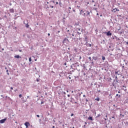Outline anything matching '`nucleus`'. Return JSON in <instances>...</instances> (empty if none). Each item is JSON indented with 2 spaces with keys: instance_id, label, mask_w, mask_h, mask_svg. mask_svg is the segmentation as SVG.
<instances>
[{
  "instance_id": "nucleus-1",
  "label": "nucleus",
  "mask_w": 128,
  "mask_h": 128,
  "mask_svg": "<svg viewBox=\"0 0 128 128\" xmlns=\"http://www.w3.org/2000/svg\"><path fill=\"white\" fill-rule=\"evenodd\" d=\"M62 43L64 44V46H68V44H70V40L68 38H64Z\"/></svg>"
},
{
  "instance_id": "nucleus-2",
  "label": "nucleus",
  "mask_w": 128,
  "mask_h": 128,
  "mask_svg": "<svg viewBox=\"0 0 128 128\" xmlns=\"http://www.w3.org/2000/svg\"><path fill=\"white\" fill-rule=\"evenodd\" d=\"M76 30L77 32V34L80 36L82 32V29L80 28H77L76 29Z\"/></svg>"
},
{
  "instance_id": "nucleus-3",
  "label": "nucleus",
  "mask_w": 128,
  "mask_h": 128,
  "mask_svg": "<svg viewBox=\"0 0 128 128\" xmlns=\"http://www.w3.org/2000/svg\"><path fill=\"white\" fill-rule=\"evenodd\" d=\"M24 126H26V128H28V126H30V122H26L24 123Z\"/></svg>"
},
{
  "instance_id": "nucleus-4",
  "label": "nucleus",
  "mask_w": 128,
  "mask_h": 128,
  "mask_svg": "<svg viewBox=\"0 0 128 128\" xmlns=\"http://www.w3.org/2000/svg\"><path fill=\"white\" fill-rule=\"evenodd\" d=\"M6 119H2L0 120V124H4L6 122Z\"/></svg>"
},
{
  "instance_id": "nucleus-5",
  "label": "nucleus",
  "mask_w": 128,
  "mask_h": 128,
  "mask_svg": "<svg viewBox=\"0 0 128 128\" xmlns=\"http://www.w3.org/2000/svg\"><path fill=\"white\" fill-rule=\"evenodd\" d=\"M106 36H112V32H108L107 33H106Z\"/></svg>"
},
{
  "instance_id": "nucleus-6",
  "label": "nucleus",
  "mask_w": 128,
  "mask_h": 128,
  "mask_svg": "<svg viewBox=\"0 0 128 128\" xmlns=\"http://www.w3.org/2000/svg\"><path fill=\"white\" fill-rule=\"evenodd\" d=\"M14 58H20L22 57H20V56H19V55H16Z\"/></svg>"
},
{
  "instance_id": "nucleus-7",
  "label": "nucleus",
  "mask_w": 128,
  "mask_h": 128,
  "mask_svg": "<svg viewBox=\"0 0 128 128\" xmlns=\"http://www.w3.org/2000/svg\"><path fill=\"white\" fill-rule=\"evenodd\" d=\"M88 120H94V119L92 118V116H89L88 118Z\"/></svg>"
},
{
  "instance_id": "nucleus-8",
  "label": "nucleus",
  "mask_w": 128,
  "mask_h": 128,
  "mask_svg": "<svg viewBox=\"0 0 128 128\" xmlns=\"http://www.w3.org/2000/svg\"><path fill=\"white\" fill-rule=\"evenodd\" d=\"M100 98L97 97V98H95V100H96V102H100Z\"/></svg>"
},
{
  "instance_id": "nucleus-9",
  "label": "nucleus",
  "mask_w": 128,
  "mask_h": 128,
  "mask_svg": "<svg viewBox=\"0 0 128 128\" xmlns=\"http://www.w3.org/2000/svg\"><path fill=\"white\" fill-rule=\"evenodd\" d=\"M26 28H30V25L28 24V23L26 24Z\"/></svg>"
},
{
  "instance_id": "nucleus-10",
  "label": "nucleus",
  "mask_w": 128,
  "mask_h": 128,
  "mask_svg": "<svg viewBox=\"0 0 128 128\" xmlns=\"http://www.w3.org/2000/svg\"><path fill=\"white\" fill-rule=\"evenodd\" d=\"M10 12H14V9L12 8V9H10Z\"/></svg>"
},
{
  "instance_id": "nucleus-11",
  "label": "nucleus",
  "mask_w": 128,
  "mask_h": 128,
  "mask_svg": "<svg viewBox=\"0 0 128 128\" xmlns=\"http://www.w3.org/2000/svg\"><path fill=\"white\" fill-rule=\"evenodd\" d=\"M115 74H116V76H118V72H115Z\"/></svg>"
},
{
  "instance_id": "nucleus-12",
  "label": "nucleus",
  "mask_w": 128,
  "mask_h": 128,
  "mask_svg": "<svg viewBox=\"0 0 128 128\" xmlns=\"http://www.w3.org/2000/svg\"><path fill=\"white\" fill-rule=\"evenodd\" d=\"M116 96H118V98H120V95H118V94H116Z\"/></svg>"
},
{
  "instance_id": "nucleus-13",
  "label": "nucleus",
  "mask_w": 128,
  "mask_h": 128,
  "mask_svg": "<svg viewBox=\"0 0 128 128\" xmlns=\"http://www.w3.org/2000/svg\"><path fill=\"white\" fill-rule=\"evenodd\" d=\"M86 14H87L88 16L90 15V14L88 11L86 12Z\"/></svg>"
},
{
  "instance_id": "nucleus-14",
  "label": "nucleus",
  "mask_w": 128,
  "mask_h": 128,
  "mask_svg": "<svg viewBox=\"0 0 128 128\" xmlns=\"http://www.w3.org/2000/svg\"><path fill=\"white\" fill-rule=\"evenodd\" d=\"M102 60H106V58L104 56H102Z\"/></svg>"
},
{
  "instance_id": "nucleus-15",
  "label": "nucleus",
  "mask_w": 128,
  "mask_h": 128,
  "mask_svg": "<svg viewBox=\"0 0 128 128\" xmlns=\"http://www.w3.org/2000/svg\"><path fill=\"white\" fill-rule=\"evenodd\" d=\"M60 2H59V6H62V2H60V0H59Z\"/></svg>"
},
{
  "instance_id": "nucleus-16",
  "label": "nucleus",
  "mask_w": 128,
  "mask_h": 128,
  "mask_svg": "<svg viewBox=\"0 0 128 128\" xmlns=\"http://www.w3.org/2000/svg\"><path fill=\"white\" fill-rule=\"evenodd\" d=\"M6 72H7V74L10 76V73H8V70H6Z\"/></svg>"
},
{
  "instance_id": "nucleus-17",
  "label": "nucleus",
  "mask_w": 128,
  "mask_h": 128,
  "mask_svg": "<svg viewBox=\"0 0 128 128\" xmlns=\"http://www.w3.org/2000/svg\"><path fill=\"white\" fill-rule=\"evenodd\" d=\"M100 114H98V116H96V118H100Z\"/></svg>"
},
{
  "instance_id": "nucleus-18",
  "label": "nucleus",
  "mask_w": 128,
  "mask_h": 128,
  "mask_svg": "<svg viewBox=\"0 0 128 128\" xmlns=\"http://www.w3.org/2000/svg\"><path fill=\"white\" fill-rule=\"evenodd\" d=\"M29 62H32V58H29Z\"/></svg>"
},
{
  "instance_id": "nucleus-19",
  "label": "nucleus",
  "mask_w": 128,
  "mask_h": 128,
  "mask_svg": "<svg viewBox=\"0 0 128 128\" xmlns=\"http://www.w3.org/2000/svg\"><path fill=\"white\" fill-rule=\"evenodd\" d=\"M117 78H118V77L116 76V82H118V79H117Z\"/></svg>"
},
{
  "instance_id": "nucleus-20",
  "label": "nucleus",
  "mask_w": 128,
  "mask_h": 128,
  "mask_svg": "<svg viewBox=\"0 0 128 128\" xmlns=\"http://www.w3.org/2000/svg\"><path fill=\"white\" fill-rule=\"evenodd\" d=\"M22 94H19V98H22Z\"/></svg>"
},
{
  "instance_id": "nucleus-21",
  "label": "nucleus",
  "mask_w": 128,
  "mask_h": 128,
  "mask_svg": "<svg viewBox=\"0 0 128 128\" xmlns=\"http://www.w3.org/2000/svg\"><path fill=\"white\" fill-rule=\"evenodd\" d=\"M88 59L90 60H92V57H89Z\"/></svg>"
},
{
  "instance_id": "nucleus-22",
  "label": "nucleus",
  "mask_w": 128,
  "mask_h": 128,
  "mask_svg": "<svg viewBox=\"0 0 128 128\" xmlns=\"http://www.w3.org/2000/svg\"><path fill=\"white\" fill-rule=\"evenodd\" d=\"M82 12H84V11L82 10H81L80 12V14H82Z\"/></svg>"
},
{
  "instance_id": "nucleus-23",
  "label": "nucleus",
  "mask_w": 128,
  "mask_h": 128,
  "mask_svg": "<svg viewBox=\"0 0 128 128\" xmlns=\"http://www.w3.org/2000/svg\"><path fill=\"white\" fill-rule=\"evenodd\" d=\"M50 2H53L54 4V0H51V1H50Z\"/></svg>"
},
{
  "instance_id": "nucleus-24",
  "label": "nucleus",
  "mask_w": 128,
  "mask_h": 128,
  "mask_svg": "<svg viewBox=\"0 0 128 128\" xmlns=\"http://www.w3.org/2000/svg\"><path fill=\"white\" fill-rule=\"evenodd\" d=\"M50 8H54V6H50Z\"/></svg>"
},
{
  "instance_id": "nucleus-25",
  "label": "nucleus",
  "mask_w": 128,
  "mask_h": 128,
  "mask_svg": "<svg viewBox=\"0 0 128 128\" xmlns=\"http://www.w3.org/2000/svg\"><path fill=\"white\" fill-rule=\"evenodd\" d=\"M72 36H74V34H72Z\"/></svg>"
},
{
  "instance_id": "nucleus-26",
  "label": "nucleus",
  "mask_w": 128,
  "mask_h": 128,
  "mask_svg": "<svg viewBox=\"0 0 128 128\" xmlns=\"http://www.w3.org/2000/svg\"><path fill=\"white\" fill-rule=\"evenodd\" d=\"M71 116H74V114H71Z\"/></svg>"
},
{
  "instance_id": "nucleus-27",
  "label": "nucleus",
  "mask_w": 128,
  "mask_h": 128,
  "mask_svg": "<svg viewBox=\"0 0 128 128\" xmlns=\"http://www.w3.org/2000/svg\"><path fill=\"white\" fill-rule=\"evenodd\" d=\"M68 98H70V95L68 94Z\"/></svg>"
},
{
  "instance_id": "nucleus-28",
  "label": "nucleus",
  "mask_w": 128,
  "mask_h": 128,
  "mask_svg": "<svg viewBox=\"0 0 128 128\" xmlns=\"http://www.w3.org/2000/svg\"><path fill=\"white\" fill-rule=\"evenodd\" d=\"M37 118H40V115H36Z\"/></svg>"
},
{
  "instance_id": "nucleus-29",
  "label": "nucleus",
  "mask_w": 128,
  "mask_h": 128,
  "mask_svg": "<svg viewBox=\"0 0 128 128\" xmlns=\"http://www.w3.org/2000/svg\"><path fill=\"white\" fill-rule=\"evenodd\" d=\"M10 90H14V88L11 87V88H10Z\"/></svg>"
},
{
  "instance_id": "nucleus-30",
  "label": "nucleus",
  "mask_w": 128,
  "mask_h": 128,
  "mask_svg": "<svg viewBox=\"0 0 128 128\" xmlns=\"http://www.w3.org/2000/svg\"><path fill=\"white\" fill-rule=\"evenodd\" d=\"M56 4H58V2H56Z\"/></svg>"
},
{
  "instance_id": "nucleus-31",
  "label": "nucleus",
  "mask_w": 128,
  "mask_h": 128,
  "mask_svg": "<svg viewBox=\"0 0 128 128\" xmlns=\"http://www.w3.org/2000/svg\"><path fill=\"white\" fill-rule=\"evenodd\" d=\"M116 12H118V10H120L116 8Z\"/></svg>"
},
{
  "instance_id": "nucleus-32",
  "label": "nucleus",
  "mask_w": 128,
  "mask_h": 128,
  "mask_svg": "<svg viewBox=\"0 0 128 128\" xmlns=\"http://www.w3.org/2000/svg\"><path fill=\"white\" fill-rule=\"evenodd\" d=\"M36 82H39L38 79H37V80H36Z\"/></svg>"
},
{
  "instance_id": "nucleus-33",
  "label": "nucleus",
  "mask_w": 128,
  "mask_h": 128,
  "mask_svg": "<svg viewBox=\"0 0 128 128\" xmlns=\"http://www.w3.org/2000/svg\"><path fill=\"white\" fill-rule=\"evenodd\" d=\"M48 36H50V33L48 34Z\"/></svg>"
},
{
  "instance_id": "nucleus-34",
  "label": "nucleus",
  "mask_w": 128,
  "mask_h": 128,
  "mask_svg": "<svg viewBox=\"0 0 128 128\" xmlns=\"http://www.w3.org/2000/svg\"><path fill=\"white\" fill-rule=\"evenodd\" d=\"M113 86H116V84H113Z\"/></svg>"
},
{
  "instance_id": "nucleus-35",
  "label": "nucleus",
  "mask_w": 128,
  "mask_h": 128,
  "mask_svg": "<svg viewBox=\"0 0 128 128\" xmlns=\"http://www.w3.org/2000/svg\"><path fill=\"white\" fill-rule=\"evenodd\" d=\"M89 46H92V44H90Z\"/></svg>"
},
{
  "instance_id": "nucleus-36",
  "label": "nucleus",
  "mask_w": 128,
  "mask_h": 128,
  "mask_svg": "<svg viewBox=\"0 0 128 128\" xmlns=\"http://www.w3.org/2000/svg\"><path fill=\"white\" fill-rule=\"evenodd\" d=\"M64 66H66V63H64Z\"/></svg>"
},
{
  "instance_id": "nucleus-37",
  "label": "nucleus",
  "mask_w": 128,
  "mask_h": 128,
  "mask_svg": "<svg viewBox=\"0 0 128 128\" xmlns=\"http://www.w3.org/2000/svg\"><path fill=\"white\" fill-rule=\"evenodd\" d=\"M118 94H120V91L118 92Z\"/></svg>"
},
{
  "instance_id": "nucleus-38",
  "label": "nucleus",
  "mask_w": 128,
  "mask_h": 128,
  "mask_svg": "<svg viewBox=\"0 0 128 128\" xmlns=\"http://www.w3.org/2000/svg\"><path fill=\"white\" fill-rule=\"evenodd\" d=\"M112 118H114V116H112Z\"/></svg>"
},
{
  "instance_id": "nucleus-39",
  "label": "nucleus",
  "mask_w": 128,
  "mask_h": 128,
  "mask_svg": "<svg viewBox=\"0 0 128 128\" xmlns=\"http://www.w3.org/2000/svg\"><path fill=\"white\" fill-rule=\"evenodd\" d=\"M19 52H22V50H19Z\"/></svg>"
},
{
  "instance_id": "nucleus-40",
  "label": "nucleus",
  "mask_w": 128,
  "mask_h": 128,
  "mask_svg": "<svg viewBox=\"0 0 128 128\" xmlns=\"http://www.w3.org/2000/svg\"><path fill=\"white\" fill-rule=\"evenodd\" d=\"M80 58H82V56H80Z\"/></svg>"
},
{
  "instance_id": "nucleus-41",
  "label": "nucleus",
  "mask_w": 128,
  "mask_h": 128,
  "mask_svg": "<svg viewBox=\"0 0 128 128\" xmlns=\"http://www.w3.org/2000/svg\"><path fill=\"white\" fill-rule=\"evenodd\" d=\"M66 92H68V90H67Z\"/></svg>"
},
{
  "instance_id": "nucleus-42",
  "label": "nucleus",
  "mask_w": 128,
  "mask_h": 128,
  "mask_svg": "<svg viewBox=\"0 0 128 128\" xmlns=\"http://www.w3.org/2000/svg\"><path fill=\"white\" fill-rule=\"evenodd\" d=\"M84 124H86L87 123H86V122H85Z\"/></svg>"
},
{
  "instance_id": "nucleus-43",
  "label": "nucleus",
  "mask_w": 128,
  "mask_h": 128,
  "mask_svg": "<svg viewBox=\"0 0 128 128\" xmlns=\"http://www.w3.org/2000/svg\"><path fill=\"white\" fill-rule=\"evenodd\" d=\"M69 8H70V10H71L72 8L70 7Z\"/></svg>"
},
{
  "instance_id": "nucleus-44",
  "label": "nucleus",
  "mask_w": 128,
  "mask_h": 128,
  "mask_svg": "<svg viewBox=\"0 0 128 128\" xmlns=\"http://www.w3.org/2000/svg\"><path fill=\"white\" fill-rule=\"evenodd\" d=\"M44 104V102H41V104Z\"/></svg>"
},
{
  "instance_id": "nucleus-45",
  "label": "nucleus",
  "mask_w": 128,
  "mask_h": 128,
  "mask_svg": "<svg viewBox=\"0 0 128 128\" xmlns=\"http://www.w3.org/2000/svg\"><path fill=\"white\" fill-rule=\"evenodd\" d=\"M52 128H54V126H52Z\"/></svg>"
},
{
  "instance_id": "nucleus-46",
  "label": "nucleus",
  "mask_w": 128,
  "mask_h": 128,
  "mask_svg": "<svg viewBox=\"0 0 128 128\" xmlns=\"http://www.w3.org/2000/svg\"><path fill=\"white\" fill-rule=\"evenodd\" d=\"M68 32H70V30H68Z\"/></svg>"
},
{
  "instance_id": "nucleus-47",
  "label": "nucleus",
  "mask_w": 128,
  "mask_h": 128,
  "mask_svg": "<svg viewBox=\"0 0 128 128\" xmlns=\"http://www.w3.org/2000/svg\"><path fill=\"white\" fill-rule=\"evenodd\" d=\"M58 32H60V30H59V31H58Z\"/></svg>"
},
{
  "instance_id": "nucleus-48",
  "label": "nucleus",
  "mask_w": 128,
  "mask_h": 128,
  "mask_svg": "<svg viewBox=\"0 0 128 128\" xmlns=\"http://www.w3.org/2000/svg\"><path fill=\"white\" fill-rule=\"evenodd\" d=\"M74 92V91H72V94Z\"/></svg>"
},
{
  "instance_id": "nucleus-49",
  "label": "nucleus",
  "mask_w": 128,
  "mask_h": 128,
  "mask_svg": "<svg viewBox=\"0 0 128 128\" xmlns=\"http://www.w3.org/2000/svg\"><path fill=\"white\" fill-rule=\"evenodd\" d=\"M97 16H98V13H97Z\"/></svg>"
},
{
  "instance_id": "nucleus-50",
  "label": "nucleus",
  "mask_w": 128,
  "mask_h": 128,
  "mask_svg": "<svg viewBox=\"0 0 128 128\" xmlns=\"http://www.w3.org/2000/svg\"><path fill=\"white\" fill-rule=\"evenodd\" d=\"M64 94H66V92H64Z\"/></svg>"
},
{
  "instance_id": "nucleus-51",
  "label": "nucleus",
  "mask_w": 128,
  "mask_h": 128,
  "mask_svg": "<svg viewBox=\"0 0 128 128\" xmlns=\"http://www.w3.org/2000/svg\"><path fill=\"white\" fill-rule=\"evenodd\" d=\"M74 40H76V38H74Z\"/></svg>"
},
{
  "instance_id": "nucleus-52",
  "label": "nucleus",
  "mask_w": 128,
  "mask_h": 128,
  "mask_svg": "<svg viewBox=\"0 0 128 128\" xmlns=\"http://www.w3.org/2000/svg\"><path fill=\"white\" fill-rule=\"evenodd\" d=\"M47 4H49V2H47Z\"/></svg>"
},
{
  "instance_id": "nucleus-53",
  "label": "nucleus",
  "mask_w": 128,
  "mask_h": 128,
  "mask_svg": "<svg viewBox=\"0 0 128 128\" xmlns=\"http://www.w3.org/2000/svg\"><path fill=\"white\" fill-rule=\"evenodd\" d=\"M35 62H36V60H35Z\"/></svg>"
},
{
  "instance_id": "nucleus-54",
  "label": "nucleus",
  "mask_w": 128,
  "mask_h": 128,
  "mask_svg": "<svg viewBox=\"0 0 128 128\" xmlns=\"http://www.w3.org/2000/svg\"><path fill=\"white\" fill-rule=\"evenodd\" d=\"M84 16H86V14H84Z\"/></svg>"
},
{
  "instance_id": "nucleus-55",
  "label": "nucleus",
  "mask_w": 128,
  "mask_h": 128,
  "mask_svg": "<svg viewBox=\"0 0 128 128\" xmlns=\"http://www.w3.org/2000/svg\"><path fill=\"white\" fill-rule=\"evenodd\" d=\"M76 40H78V38H76Z\"/></svg>"
},
{
  "instance_id": "nucleus-56",
  "label": "nucleus",
  "mask_w": 128,
  "mask_h": 128,
  "mask_svg": "<svg viewBox=\"0 0 128 128\" xmlns=\"http://www.w3.org/2000/svg\"><path fill=\"white\" fill-rule=\"evenodd\" d=\"M127 44H128V42H126Z\"/></svg>"
},
{
  "instance_id": "nucleus-57",
  "label": "nucleus",
  "mask_w": 128,
  "mask_h": 128,
  "mask_svg": "<svg viewBox=\"0 0 128 128\" xmlns=\"http://www.w3.org/2000/svg\"><path fill=\"white\" fill-rule=\"evenodd\" d=\"M122 68H124V66H122Z\"/></svg>"
},
{
  "instance_id": "nucleus-58",
  "label": "nucleus",
  "mask_w": 128,
  "mask_h": 128,
  "mask_svg": "<svg viewBox=\"0 0 128 128\" xmlns=\"http://www.w3.org/2000/svg\"><path fill=\"white\" fill-rule=\"evenodd\" d=\"M5 69L6 70V68H5Z\"/></svg>"
},
{
  "instance_id": "nucleus-59",
  "label": "nucleus",
  "mask_w": 128,
  "mask_h": 128,
  "mask_svg": "<svg viewBox=\"0 0 128 128\" xmlns=\"http://www.w3.org/2000/svg\"><path fill=\"white\" fill-rule=\"evenodd\" d=\"M122 116H124V115H122Z\"/></svg>"
},
{
  "instance_id": "nucleus-60",
  "label": "nucleus",
  "mask_w": 128,
  "mask_h": 128,
  "mask_svg": "<svg viewBox=\"0 0 128 128\" xmlns=\"http://www.w3.org/2000/svg\"><path fill=\"white\" fill-rule=\"evenodd\" d=\"M69 78H70V77Z\"/></svg>"
},
{
  "instance_id": "nucleus-61",
  "label": "nucleus",
  "mask_w": 128,
  "mask_h": 128,
  "mask_svg": "<svg viewBox=\"0 0 128 128\" xmlns=\"http://www.w3.org/2000/svg\"><path fill=\"white\" fill-rule=\"evenodd\" d=\"M84 126H86V125H84Z\"/></svg>"
},
{
  "instance_id": "nucleus-62",
  "label": "nucleus",
  "mask_w": 128,
  "mask_h": 128,
  "mask_svg": "<svg viewBox=\"0 0 128 128\" xmlns=\"http://www.w3.org/2000/svg\"><path fill=\"white\" fill-rule=\"evenodd\" d=\"M72 128H74V127H72Z\"/></svg>"
},
{
  "instance_id": "nucleus-63",
  "label": "nucleus",
  "mask_w": 128,
  "mask_h": 128,
  "mask_svg": "<svg viewBox=\"0 0 128 128\" xmlns=\"http://www.w3.org/2000/svg\"><path fill=\"white\" fill-rule=\"evenodd\" d=\"M22 98H24V97H22Z\"/></svg>"
}]
</instances>
